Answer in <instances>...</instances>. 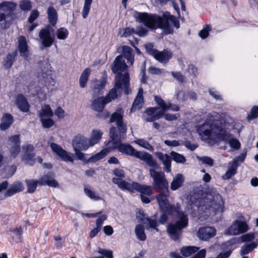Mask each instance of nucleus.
Returning a JSON list of instances; mask_svg holds the SVG:
<instances>
[{
  "instance_id": "f257e3e1",
  "label": "nucleus",
  "mask_w": 258,
  "mask_h": 258,
  "mask_svg": "<svg viewBox=\"0 0 258 258\" xmlns=\"http://www.w3.org/2000/svg\"><path fill=\"white\" fill-rule=\"evenodd\" d=\"M197 131L202 140H209L213 143L229 141L231 147L238 149L239 141L230 139L231 135L226 131L225 124L219 119L217 115L209 114L204 123L197 126Z\"/></svg>"
},
{
  "instance_id": "f03ea898",
  "label": "nucleus",
  "mask_w": 258,
  "mask_h": 258,
  "mask_svg": "<svg viewBox=\"0 0 258 258\" xmlns=\"http://www.w3.org/2000/svg\"><path fill=\"white\" fill-rule=\"evenodd\" d=\"M134 17L137 21L143 23L147 28L151 29L159 28L164 29L167 34L172 33V27L177 29L180 27L179 21L168 12L164 13L162 17L136 12Z\"/></svg>"
},
{
  "instance_id": "7ed1b4c3",
  "label": "nucleus",
  "mask_w": 258,
  "mask_h": 258,
  "mask_svg": "<svg viewBox=\"0 0 258 258\" xmlns=\"http://www.w3.org/2000/svg\"><path fill=\"white\" fill-rule=\"evenodd\" d=\"M113 147L117 148L118 151L122 154L134 156L144 161L150 167L156 169L159 168V165L156 161L151 154L147 152L136 151L131 145L120 143L114 144Z\"/></svg>"
},
{
  "instance_id": "20e7f679",
  "label": "nucleus",
  "mask_w": 258,
  "mask_h": 258,
  "mask_svg": "<svg viewBox=\"0 0 258 258\" xmlns=\"http://www.w3.org/2000/svg\"><path fill=\"white\" fill-rule=\"evenodd\" d=\"M130 75L127 72L124 75L120 73L116 75L115 79L114 87L111 89L108 94L104 97L106 102L109 103L112 100H114L120 95L123 88L125 94H129Z\"/></svg>"
},
{
  "instance_id": "39448f33",
  "label": "nucleus",
  "mask_w": 258,
  "mask_h": 258,
  "mask_svg": "<svg viewBox=\"0 0 258 258\" xmlns=\"http://www.w3.org/2000/svg\"><path fill=\"white\" fill-rule=\"evenodd\" d=\"M113 183L116 184L121 190H127L131 192L137 190L140 193V195L152 196L153 194L152 187L145 184H141L137 182L130 183L126 181L120 180L118 179H113Z\"/></svg>"
},
{
  "instance_id": "423d86ee",
  "label": "nucleus",
  "mask_w": 258,
  "mask_h": 258,
  "mask_svg": "<svg viewBox=\"0 0 258 258\" xmlns=\"http://www.w3.org/2000/svg\"><path fill=\"white\" fill-rule=\"evenodd\" d=\"M150 175L153 179L152 186L159 192L166 191L168 193V182L164 173L154 169L149 170Z\"/></svg>"
},
{
  "instance_id": "0eeeda50",
  "label": "nucleus",
  "mask_w": 258,
  "mask_h": 258,
  "mask_svg": "<svg viewBox=\"0 0 258 258\" xmlns=\"http://www.w3.org/2000/svg\"><path fill=\"white\" fill-rule=\"evenodd\" d=\"M181 219L176 221L174 224H169L167 227V232L170 237L177 240L182 233V229L188 225V218L187 216L181 215Z\"/></svg>"
},
{
  "instance_id": "6e6552de",
  "label": "nucleus",
  "mask_w": 258,
  "mask_h": 258,
  "mask_svg": "<svg viewBox=\"0 0 258 258\" xmlns=\"http://www.w3.org/2000/svg\"><path fill=\"white\" fill-rule=\"evenodd\" d=\"M51 32H54V30L51 29L50 25H47L45 28L39 31V37L43 47L51 46L54 41V36L51 35Z\"/></svg>"
},
{
  "instance_id": "1a4fd4ad",
  "label": "nucleus",
  "mask_w": 258,
  "mask_h": 258,
  "mask_svg": "<svg viewBox=\"0 0 258 258\" xmlns=\"http://www.w3.org/2000/svg\"><path fill=\"white\" fill-rule=\"evenodd\" d=\"M107 79L102 77L99 80L93 79L90 82V88L92 91L93 97H97L104 93V89L107 84Z\"/></svg>"
},
{
  "instance_id": "9d476101",
  "label": "nucleus",
  "mask_w": 258,
  "mask_h": 258,
  "mask_svg": "<svg viewBox=\"0 0 258 258\" xmlns=\"http://www.w3.org/2000/svg\"><path fill=\"white\" fill-rule=\"evenodd\" d=\"M50 147L53 152L55 153L62 161L74 162V155L73 153L67 152L60 146L54 143H51Z\"/></svg>"
},
{
  "instance_id": "9b49d317",
  "label": "nucleus",
  "mask_w": 258,
  "mask_h": 258,
  "mask_svg": "<svg viewBox=\"0 0 258 258\" xmlns=\"http://www.w3.org/2000/svg\"><path fill=\"white\" fill-rule=\"evenodd\" d=\"M124 111L121 108L117 109L111 116L109 122H115L116 126L123 133L125 131L126 124L123 121Z\"/></svg>"
},
{
  "instance_id": "f8f14e48",
  "label": "nucleus",
  "mask_w": 258,
  "mask_h": 258,
  "mask_svg": "<svg viewBox=\"0 0 258 258\" xmlns=\"http://www.w3.org/2000/svg\"><path fill=\"white\" fill-rule=\"evenodd\" d=\"M73 149L87 150L90 146L87 138L83 136L78 135L74 137L72 141Z\"/></svg>"
},
{
  "instance_id": "ddd939ff",
  "label": "nucleus",
  "mask_w": 258,
  "mask_h": 258,
  "mask_svg": "<svg viewBox=\"0 0 258 258\" xmlns=\"http://www.w3.org/2000/svg\"><path fill=\"white\" fill-rule=\"evenodd\" d=\"M25 150V154L22 156L21 160L26 164L32 166L35 163L36 159L34 158L35 154L33 153L34 148L33 145L29 144L24 147Z\"/></svg>"
},
{
  "instance_id": "4468645a",
  "label": "nucleus",
  "mask_w": 258,
  "mask_h": 258,
  "mask_svg": "<svg viewBox=\"0 0 258 258\" xmlns=\"http://www.w3.org/2000/svg\"><path fill=\"white\" fill-rule=\"evenodd\" d=\"M126 131L127 126H126L125 131L123 133H122L121 131L117 126L111 127L109 131L110 138L111 139L110 142L114 144L120 143L122 140L125 138Z\"/></svg>"
},
{
  "instance_id": "2eb2a0df",
  "label": "nucleus",
  "mask_w": 258,
  "mask_h": 258,
  "mask_svg": "<svg viewBox=\"0 0 258 258\" xmlns=\"http://www.w3.org/2000/svg\"><path fill=\"white\" fill-rule=\"evenodd\" d=\"M38 182L39 185H47L52 187H56L59 185L57 181L54 179V174L52 172H49L42 176L38 180Z\"/></svg>"
},
{
  "instance_id": "dca6fc26",
  "label": "nucleus",
  "mask_w": 258,
  "mask_h": 258,
  "mask_svg": "<svg viewBox=\"0 0 258 258\" xmlns=\"http://www.w3.org/2000/svg\"><path fill=\"white\" fill-rule=\"evenodd\" d=\"M128 66L125 62L123 56L121 55H118L114 59L112 65V71L114 73L121 74V72L127 70Z\"/></svg>"
},
{
  "instance_id": "f3484780",
  "label": "nucleus",
  "mask_w": 258,
  "mask_h": 258,
  "mask_svg": "<svg viewBox=\"0 0 258 258\" xmlns=\"http://www.w3.org/2000/svg\"><path fill=\"white\" fill-rule=\"evenodd\" d=\"M156 157L162 162L164 167V170L170 173L171 171V158L167 154H164L160 152L155 153Z\"/></svg>"
},
{
  "instance_id": "a211bd4d",
  "label": "nucleus",
  "mask_w": 258,
  "mask_h": 258,
  "mask_svg": "<svg viewBox=\"0 0 258 258\" xmlns=\"http://www.w3.org/2000/svg\"><path fill=\"white\" fill-rule=\"evenodd\" d=\"M216 234V230L212 227L200 228L197 233V236L202 240H208Z\"/></svg>"
},
{
  "instance_id": "6ab92c4d",
  "label": "nucleus",
  "mask_w": 258,
  "mask_h": 258,
  "mask_svg": "<svg viewBox=\"0 0 258 258\" xmlns=\"http://www.w3.org/2000/svg\"><path fill=\"white\" fill-rule=\"evenodd\" d=\"M180 205L179 204H177L176 205L168 204L167 206L161 209V211L163 213L169 215H176L178 216L179 219H181V215L183 216H187L183 212L180 211Z\"/></svg>"
},
{
  "instance_id": "aec40b11",
  "label": "nucleus",
  "mask_w": 258,
  "mask_h": 258,
  "mask_svg": "<svg viewBox=\"0 0 258 258\" xmlns=\"http://www.w3.org/2000/svg\"><path fill=\"white\" fill-rule=\"evenodd\" d=\"M17 4L12 2L4 1L0 4V12L12 17Z\"/></svg>"
},
{
  "instance_id": "412c9836",
  "label": "nucleus",
  "mask_w": 258,
  "mask_h": 258,
  "mask_svg": "<svg viewBox=\"0 0 258 258\" xmlns=\"http://www.w3.org/2000/svg\"><path fill=\"white\" fill-rule=\"evenodd\" d=\"M18 47L20 55L27 60L29 57V51L27 40L24 36L19 37Z\"/></svg>"
},
{
  "instance_id": "4be33fe9",
  "label": "nucleus",
  "mask_w": 258,
  "mask_h": 258,
  "mask_svg": "<svg viewBox=\"0 0 258 258\" xmlns=\"http://www.w3.org/2000/svg\"><path fill=\"white\" fill-rule=\"evenodd\" d=\"M107 103L108 102H106L104 97H97L92 101L91 108L96 111L101 112Z\"/></svg>"
},
{
  "instance_id": "5701e85b",
  "label": "nucleus",
  "mask_w": 258,
  "mask_h": 258,
  "mask_svg": "<svg viewBox=\"0 0 258 258\" xmlns=\"http://www.w3.org/2000/svg\"><path fill=\"white\" fill-rule=\"evenodd\" d=\"M16 104L21 111L28 112L29 111V104L23 95L20 94L17 96Z\"/></svg>"
},
{
  "instance_id": "b1692460",
  "label": "nucleus",
  "mask_w": 258,
  "mask_h": 258,
  "mask_svg": "<svg viewBox=\"0 0 258 258\" xmlns=\"http://www.w3.org/2000/svg\"><path fill=\"white\" fill-rule=\"evenodd\" d=\"M23 184L21 182L16 181L14 182L8 188L5 194V196L10 197L17 192H21L23 190Z\"/></svg>"
},
{
  "instance_id": "393cba45",
  "label": "nucleus",
  "mask_w": 258,
  "mask_h": 258,
  "mask_svg": "<svg viewBox=\"0 0 258 258\" xmlns=\"http://www.w3.org/2000/svg\"><path fill=\"white\" fill-rule=\"evenodd\" d=\"M47 19L51 27H54L58 21V14L55 9L52 6H49L47 10Z\"/></svg>"
},
{
  "instance_id": "a878e982",
  "label": "nucleus",
  "mask_w": 258,
  "mask_h": 258,
  "mask_svg": "<svg viewBox=\"0 0 258 258\" xmlns=\"http://www.w3.org/2000/svg\"><path fill=\"white\" fill-rule=\"evenodd\" d=\"M172 56V53L171 51L164 49L162 51L158 50L156 54L153 57L160 62L167 63Z\"/></svg>"
},
{
  "instance_id": "bb28decb",
  "label": "nucleus",
  "mask_w": 258,
  "mask_h": 258,
  "mask_svg": "<svg viewBox=\"0 0 258 258\" xmlns=\"http://www.w3.org/2000/svg\"><path fill=\"white\" fill-rule=\"evenodd\" d=\"M13 121V117L12 115L9 113H6L2 118L0 128L3 131L7 130L12 124Z\"/></svg>"
},
{
  "instance_id": "cd10ccee",
  "label": "nucleus",
  "mask_w": 258,
  "mask_h": 258,
  "mask_svg": "<svg viewBox=\"0 0 258 258\" xmlns=\"http://www.w3.org/2000/svg\"><path fill=\"white\" fill-rule=\"evenodd\" d=\"M122 52L124 57L127 59L128 63L130 66H132L134 62V54L133 49L124 45L122 47Z\"/></svg>"
},
{
  "instance_id": "c85d7f7f",
  "label": "nucleus",
  "mask_w": 258,
  "mask_h": 258,
  "mask_svg": "<svg viewBox=\"0 0 258 258\" xmlns=\"http://www.w3.org/2000/svg\"><path fill=\"white\" fill-rule=\"evenodd\" d=\"M163 192L164 193H161L157 195L156 197L160 210L169 204L168 200L169 192L167 193L166 191Z\"/></svg>"
},
{
  "instance_id": "c756f323",
  "label": "nucleus",
  "mask_w": 258,
  "mask_h": 258,
  "mask_svg": "<svg viewBox=\"0 0 258 258\" xmlns=\"http://www.w3.org/2000/svg\"><path fill=\"white\" fill-rule=\"evenodd\" d=\"M184 180V178L183 175L180 173L177 174L171 183V189L172 190L177 189L182 185Z\"/></svg>"
},
{
  "instance_id": "7c9ffc66",
  "label": "nucleus",
  "mask_w": 258,
  "mask_h": 258,
  "mask_svg": "<svg viewBox=\"0 0 258 258\" xmlns=\"http://www.w3.org/2000/svg\"><path fill=\"white\" fill-rule=\"evenodd\" d=\"M237 165L234 163L233 164L229 162L228 169L226 173L222 176L224 180H228L237 173Z\"/></svg>"
},
{
  "instance_id": "2f4dec72",
  "label": "nucleus",
  "mask_w": 258,
  "mask_h": 258,
  "mask_svg": "<svg viewBox=\"0 0 258 258\" xmlns=\"http://www.w3.org/2000/svg\"><path fill=\"white\" fill-rule=\"evenodd\" d=\"M156 215H155L154 219L151 218H147L145 221L143 222L146 224V229L149 230V229H153L156 232H159V229L157 227L158 226V223L156 219Z\"/></svg>"
},
{
  "instance_id": "473e14b6",
  "label": "nucleus",
  "mask_w": 258,
  "mask_h": 258,
  "mask_svg": "<svg viewBox=\"0 0 258 258\" xmlns=\"http://www.w3.org/2000/svg\"><path fill=\"white\" fill-rule=\"evenodd\" d=\"M102 135L103 133L100 130H93L90 139L88 140L90 146H94L98 143L101 140Z\"/></svg>"
},
{
  "instance_id": "72a5a7b5",
  "label": "nucleus",
  "mask_w": 258,
  "mask_h": 258,
  "mask_svg": "<svg viewBox=\"0 0 258 258\" xmlns=\"http://www.w3.org/2000/svg\"><path fill=\"white\" fill-rule=\"evenodd\" d=\"M90 69L86 68L81 74L79 79L80 86L82 88L86 87L90 75Z\"/></svg>"
},
{
  "instance_id": "f704fd0d",
  "label": "nucleus",
  "mask_w": 258,
  "mask_h": 258,
  "mask_svg": "<svg viewBox=\"0 0 258 258\" xmlns=\"http://www.w3.org/2000/svg\"><path fill=\"white\" fill-rule=\"evenodd\" d=\"M258 245V241H253L248 244H245L241 246L240 249V254L244 255L248 254L254 248H256Z\"/></svg>"
},
{
  "instance_id": "c9c22d12",
  "label": "nucleus",
  "mask_w": 258,
  "mask_h": 258,
  "mask_svg": "<svg viewBox=\"0 0 258 258\" xmlns=\"http://www.w3.org/2000/svg\"><path fill=\"white\" fill-rule=\"evenodd\" d=\"M109 152L108 149H104L98 153L92 156L88 159L87 162H95L99 160L104 158Z\"/></svg>"
},
{
  "instance_id": "e433bc0d",
  "label": "nucleus",
  "mask_w": 258,
  "mask_h": 258,
  "mask_svg": "<svg viewBox=\"0 0 258 258\" xmlns=\"http://www.w3.org/2000/svg\"><path fill=\"white\" fill-rule=\"evenodd\" d=\"M12 18L8 15L0 12V29H4L8 28L11 24L10 21Z\"/></svg>"
},
{
  "instance_id": "4c0bfd02",
  "label": "nucleus",
  "mask_w": 258,
  "mask_h": 258,
  "mask_svg": "<svg viewBox=\"0 0 258 258\" xmlns=\"http://www.w3.org/2000/svg\"><path fill=\"white\" fill-rule=\"evenodd\" d=\"M137 238L141 241L146 240L147 237L145 233V227L141 224L137 225L135 229Z\"/></svg>"
},
{
  "instance_id": "58836bf2",
  "label": "nucleus",
  "mask_w": 258,
  "mask_h": 258,
  "mask_svg": "<svg viewBox=\"0 0 258 258\" xmlns=\"http://www.w3.org/2000/svg\"><path fill=\"white\" fill-rule=\"evenodd\" d=\"M53 115V111L48 104H45L42 107L41 109L39 111V116L40 118H44V117H51Z\"/></svg>"
},
{
  "instance_id": "ea45409f",
  "label": "nucleus",
  "mask_w": 258,
  "mask_h": 258,
  "mask_svg": "<svg viewBox=\"0 0 258 258\" xmlns=\"http://www.w3.org/2000/svg\"><path fill=\"white\" fill-rule=\"evenodd\" d=\"M17 55L16 50L7 55L6 60L4 61V66L6 69H9L12 66L15 57Z\"/></svg>"
},
{
  "instance_id": "a19ab883",
  "label": "nucleus",
  "mask_w": 258,
  "mask_h": 258,
  "mask_svg": "<svg viewBox=\"0 0 258 258\" xmlns=\"http://www.w3.org/2000/svg\"><path fill=\"white\" fill-rule=\"evenodd\" d=\"M8 147H21V140L19 135H15L10 137L8 140Z\"/></svg>"
},
{
  "instance_id": "79ce46f5",
  "label": "nucleus",
  "mask_w": 258,
  "mask_h": 258,
  "mask_svg": "<svg viewBox=\"0 0 258 258\" xmlns=\"http://www.w3.org/2000/svg\"><path fill=\"white\" fill-rule=\"evenodd\" d=\"M199 247L194 246H188L181 248L180 252L184 256H189L198 251Z\"/></svg>"
},
{
  "instance_id": "37998d69",
  "label": "nucleus",
  "mask_w": 258,
  "mask_h": 258,
  "mask_svg": "<svg viewBox=\"0 0 258 258\" xmlns=\"http://www.w3.org/2000/svg\"><path fill=\"white\" fill-rule=\"evenodd\" d=\"M171 160L177 163L183 164L186 161L185 157L182 154H180L175 151H171L170 153Z\"/></svg>"
},
{
  "instance_id": "c03bdc74",
  "label": "nucleus",
  "mask_w": 258,
  "mask_h": 258,
  "mask_svg": "<svg viewBox=\"0 0 258 258\" xmlns=\"http://www.w3.org/2000/svg\"><path fill=\"white\" fill-rule=\"evenodd\" d=\"M27 187V192L29 193H33L38 184L37 180L34 179H26L25 180Z\"/></svg>"
},
{
  "instance_id": "a18cd8bd",
  "label": "nucleus",
  "mask_w": 258,
  "mask_h": 258,
  "mask_svg": "<svg viewBox=\"0 0 258 258\" xmlns=\"http://www.w3.org/2000/svg\"><path fill=\"white\" fill-rule=\"evenodd\" d=\"M154 100L156 103L161 108V110L159 111L158 112L163 113V115H164L165 112L167 111V103L164 102V101L159 96H155L154 97Z\"/></svg>"
},
{
  "instance_id": "49530a36",
  "label": "nucleus",
  "mask_w": 258,
  "mask_h": 258,
  "mask_svg": "<svg viewBox=\"0 0 258 258\" xmlns=\"http://www.w3.org/2000/svg\"><path fill=\"white\" fill-rule=\"evenodd\" d=\"M144 103L143 99L139 97H136L133 103L132 106L131 108L130 112H133L137 110L140 109Z\"/></svg>"
},
{
  "instance_id": "de8ad7c7",
  "label": "nucleus",
  "mask_w": 258,
  "mask_h": 258,
  "mask_svg": "<svg viewBox=\"0 0 258 258\" xmlns=\"http://www.w3.org/2000/svg\"><path fill=\"white\" fill-rule=\"evenodd\" d=\"M237 230L239 231V234L243 233L248 230V226L245 221L235 220Z\"/></svg>"
},
{
  "instance_id": "09e8293b",
  "label": "nucleus",
  "mask_w": 258,
  "mask_h": 258,
  "mask_svg": "<svg viewBox=\"0 0 258 258\" xmlns=\"http://www.w3.org/2000/svg\"><path fill=\"white\" fill-rule=\"evenodd\" d=\"M92 2L93 0H85L84 5L82 12V17L84 19H86L88 17Z\"/></svg>"
},
{
  "instance_id": "8fccbe9b",
  "label": "nucleus",
  "mask_w": 258,
  "mask_h": 258,
  "mask_svg": "<svg viewBox=\"0 0 258 258\" xmlns=\"http://www.w3.org/2000/svg\"><path fill=\"white\" fill-rule=\"evenodd\" d=\"M56 34L58 39L64 40L68 37L69 32L66 28L61 27L57 30Z\"/></svg>"
},
{
  "instance_id": "3c124183",
  "label": "nucleus",
  "mask_w": 258,
  "mask_h": 258,
  "mask_svg": "<svg viewBox=\"0 0 258 258\" xmlns=\"http://www.w3.org/2000/svg\"><path fill=\"white\" fill-rule=\"evenodd\" d=\"M135 143L140 146L150 151H152L154 150L153 147L146 140L144 139L136 140L135 141Z\"/></svg>"
},
{
  "instance_id": "603ef678",
  "label": "nucleus",
  "mask_w": 258,
  "mask_h": 258,
  "mask_svg": "<svg viewBox=\"0 0 258 258\" xmlns=\"http://www.w3.org/2000/svg\"><path fill=\"white\" fill-rule=\"evenodd\" d=\"M9 150V157L11 160L16 158L21 151V147H8Z\"/></svg>"
},
{
  "instance_id": "864d4df0",
  "label": "nucleus",
  "mask_w": 258,
  "mask_h": 258,
  "mask_svg": "<svg viewBox=\"0 0 258 258\" xmlns=\"http://www.w3.org/2000/svg\"><path fill=\"white\" fill-rule=\"evenodd\" d=\"M85 194L91 199L94 200V201H99L101 199V198L96 195L95 192L93 191L90 189H88L86 187H85L84 189Z\"/></svg>"
},
{
  "instance_id": "5fc2aeb1",
  "label": "nucleus",
  "mask_w": 258,
  "mask_h": 258,
  "mask_svg": "<svg viewBox=\"0 0 258 258\" xmlns=\"http://www.w3.org/2000/svg\"><path fill=\"white\" fill-rule=\"evenodd\" d=\"M113 174L117 177H113L112 179V182L113 179L124 181L123 178L125 177V172L122 169L116 168L113 171Z\"/></svg>"
},
{
  "instance_id": "6e6d98bb",
  "label": "nucleus",
  "mask_w": 258,
  "mask_h": 258,
  "mask_svg": "<svg viewBox=\"0 0 258 258\" xmlns=\"http://www.w3.org/2000/svg\"><path fill=\"white\" fill-rule=\"evenodd\" d=\"M246 152H243L240 154L238 157L234 159L231 162H230L231 164H233L235 163L236 165H237V167L240 166V163H242L246 157Z\"/></svg>"
},
{
  "instance_id": "4d7b16f0",
  "label": "nucleus",
  "mask_w": 258,
  "mask_h": 258,
  "mask_svg": "<svg viewBox=\"0 0 258 258\" xmlns=\"http://www.w3.org/2000/svg\"><path fill=\"white\" fill-rule=\"evenodd\" d=\"M40 121L42 123V126L45 128H49L54 124V121L50 117L47 119L41 118Z\"/></svg>"
},
{
  "instance_id": "13d9d810",
  "label": "nucleus",
  "mask_w": 258,
  "mask_h": 258,
  "mask_svg": "<svg viewBox=\"0 0 258 258\" xmlns=\"http://www.w3.org/2000/svg\"><path fill=\"white\" fill-rule=\"evenodd\" d=\"M19 6L20 9L23 11H29L32 8L31 3L29 0H22Z\"/></svg>"
},
{
  "instance_id": "bf43d9fd",
  "label": "nucleus",
  "mask_w": 258,
  "mask_h": 258,
  "mask_svg": "<svg viewBox=\"0 0 258 258\" xmlns=\"http://www.w3.org/2000/svg\"><path fill=\"white\" fill-rule=\"evenodd\" d=\"M197 159L201 161L203 164H207L210 166H212L214 164L213 160L212 158L208 157V156H203V157H197Z\"/></svg>"
},
{
  "instance_id": "052dcab7",
  "label": "nucleus",
  "mask_w": 258,
  "mask_h": 258,
  "mask_svg": "<svg viewBox=\"0 0 258 258\" xmlns=\"http://www.w3.org/2000/svg\"><path fill=\"white\" fill-rule=\"evenodd\" d=\"M148 71L150 74L153 75H160L163 74L165 72L164 69L156 68L153 66H151L149 68Z\"/></svg>"
},
{
  "instance_id": "680f3d73",
  "label": "nucleus",
  "mask_w": 258,
  "mask_h": 258,
  "mask_svg": "<svg viewBox=\"0 0 258 258\" xmlns=\"http://www.w3.org/2000/svg\"><path fill=\"white\" fill-rule=\"evenodd\" d=\"M239 231L237 230L236 223L235 220L233 222L232 224L227 229V233L230 235H239Z\"/></svg>"
},
{
  "instance_id": "e2e57ef3",
  "label": "nucleus",
  "mask_w": 258,
  "mask_h": 258,
  "mask_svg": "<svg viewBox=\"0 0 258 258\" xmlns=\"http://www.w3.org/2000/svg\"><path fill=\"white\" fill-rule=\"evenodd\" d=\"M148 31L142 26L136 27L135 34L138 35L140 37H144L147 35Z\"/></svg>"
},
{
  "instance_id": "0e129e2a",
  "label": "nucleus",
  "mask_w": 258,
  "mask_h": 258,
  "mask_svg": "<svg viewBox=\"0 0 258 258\" xmlns=\"http://www.w3.org/2000/svg\"><path fill=\"white\" fill-rule=\"evenodd\" d=\"M255 237L254 234L253 233H248L243 234L241 236V241L242 242H249L252 240Z\"/></svg>"
},
{
  "instance_id": "69168bd1",
  "label": "nucleus",
  "mask_w": 258,
  "mask_h": 258,
  "mask_svg": "<svg viewBox=\"0 0 258 258\" xmlns=\"http://www.w3.org/2000/svg\"><path fill=\"white\" fill-rule=\"evenodd\" d=\"M164 144L170 147H178L183 145L182 141H177V140H165Z\"/></svg>"
},
{
  "instance_id": "338daca9",
  "label": "nucleus",
  "mask_w": 258,
  "mask_h": 258,
  "mask_svg": "<svg viewBox=\"0 0 258 258\" xmlns=\"http://www.w3.org/2000/svg\"><path fill=\"white\" fill-rule=\"evenodd\" d=\"M211 30L210 25H206L202 30L199 32V36L202 38L205 39L209 35V32Z\"/></svg>"
},
{
  "instance_id": "774afa93",
  "label": "nucleus",
  "mask_w": 258,
  "mask_h": 258,
  "mask_svg": "<svg viewBox=\"0 0 258 258\" xmlns=\"http://www.w3.org/2000/svg\"><path fill=\"white\" fill-rule=\"evenodd\" d=\"M258 117V106H253L250 111V114L248 115L249 119H253Z\"/></svg>"
}]
</instances>
